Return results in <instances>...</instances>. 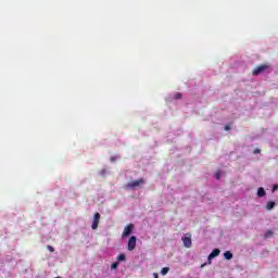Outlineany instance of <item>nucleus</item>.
<instances>
[{"mask_svg": "<svg viewBox=\"0 0 278 278\" xmlns=\"http://www.w3.org/2000/svg\"><path fill=\"white\" fill-rule=\"evenodd\" d=\"M144 185V178H140L137 180H132L124 186L125 190H134L136 188H140V186Z\"/></svg>", "mask_w": 278, "mask_h": 278, "instance_id": "1", "label": "nucleus"}, {"mask_svg": "<svg viewBox=\"0 0 278 278\" xmlns=\"http://www.w3.org/2000/svg\"><path fill=\"white\" fill-rule=\"evenodd\" d=\"M269 68H270V65L268 64L258 65L253 70L252 75L254 77H257V75H262V73L268 71Z\"/></svg>", "mask_w": 278, "mask_h": 278, "instance_id": "2", "label": "nucleus"}, {"mask_svg": "<svg viewBox=\"0 0 278 278\" xmlns=\"http://www.w3.org/2000/svg\"><path fill=\"white\" fill-rule=\"evenodd\" d=\"M182 242H184V247H186V249H190L192 247V235L190 233H186L182 238H181Z\"/></svg>", "mask_w": 278, "mask_h": 278, "instance_id": "3", "label": "nucleus"}, {"mask_svg": "<svg viewBox=\"0 0 278 278\" xmlns=\"http://www.w3.org/2000/svg\"><path fill=\"white\" fill-rule=\"evenodd\" d=\"M134 231V224H129L124 228V231L122 233V238H127V236H131V232Z\"/></svg>", "mask_w": 278, "mask_h": 278, "instance_id": "4", "label": "nucleus"}, {"mask_svg": "<svg viewBox=\"0 0 278 278\" xmlns=\"http://www.w3.org/2000/svg\"><path fill=\"white\" fill-rule=\"evenodd\" d=\"M99 220H101V214L96 213L93 215V222H92V225H91V229H99Z\"/></svg>", "mask_w": 278, "mask_h": 278, "instance_id": "5", "label": "nucleus"}, {"mask_svg": "<svg viewBox=\"0 0 278 278\" xmlns=\"http://www.w3.org/2000/svg\"><path fill=\"white\" fill-rule=\"evenodd\" d=\"M136 236H132L128 240V251H134L136 249Z\"/></svg>", "mask_w": 278, "mask_h": 278, "instance_id": "6", "label": "nucleus"}, {"mask_svg": "<svg viewBox=\"0 0 278 278\" xmlns=\"http://www.w3.org/2000/svg\"><path fill=\"white\" fill-rule=\"evenodd\" d=\"M220 255V250L219 249H214L211 254L208 255V261L214 260V257H218Z\"/></svg>", "mask_w": 278, "mask_h": 278, "instance_id": "7", "label": "nucleus"}, {"mask_svg": "<svg viewBox=\"0 0 278 278\" xmlns=\"http://www.w3.org/2000/svg\"><path fill=\"white\" fill-rule=\"evenodd\" d=\"M277 205L275 202L270 201L266 204L265 210L270 211Z\"/></svg>", "mask_w": 278, "mask_h": 278, "instance_id": "8", "label": "nucleus"}, {"mask_svg": "<svg viewBox=\"0 0 278 278\" xmlns=\"http://www.w3.org/2000/svg\"><path fill=\"white\" fill-rule=\"evenodd\" d=\"M257 197H266V191L264 190V188H258L257 190Z\"/></svg>", "mask_w": 278, "mask_h": 278, "instance_id": "9", "label": "nucleus"}, {"mask_svg": "<svg viewBox=\"0 0 278 278\" xmlns=\"http://www.w3.org/2000/svg\"><path fill=\"white\" fill-rule=\"evenodd\" d=\"M224 257H225V260H232L233 258V254L231 252H229V251H226L224 253Z\"/></svg>", "mask_w": 278, "mask_h": 278, "instance_id": "10", "label": "nucleus"}, {"mask_svg": "<svg viewBox=\"0 0 278 278\" xmlns=\"http://www.w3.org/2000/svg\"><path fill=\"white\" fill-rule=\"evenodd\" d=\"M125 260H127V257L125 256V254H119V255L117 256V261H118V262H125Z\"/></svg>", "mask_w": 278, "mask_h": 278, "instance_id": "11", "label": "nucleus"}, {"mask_svg": "<svg viewBox=\"0 0 278 278\" xmlns=\"http://www.w3.org/2000/svg\"><path fill=\"white\" fill-rule=\"evenodd\" d=\"M168 270H170V268H168V267L162 268L161 275H168Z\"/></svg>", "mask_w": 278, "mask_h": 278, "instance_id": "12", "label": "nucleus"}, {"mask_svg": "<svg viewBox=\"0 0 278 278\" xmlns=\"http://www.w3.org/2000/svg\"><path fill=\"white\" fill-rule=\"evenodd\" d=\"M111 268L112 270H116V268H118V262L112 263Z\"/></svg>", "mask_w": 278, "mask_h": 278, "instance_id": "13", "label": "nucleus"}, {"mask_svg": "<svg viewBox=\"0 0 278 278\" xmlns=\"http://www.w3.org/2000/svg\"><path fill=\"white\" fill-rule=\"evenodd\" d=\"M220 175H223V173L220 170H217L215 174L216 179H220Z\"/></svg>", "mask_w": 278, "mask_h": 278, "instance_id": "14", "label": "nucleus"}, {"mask_svg": "<svg viewBox=\"0 0 278 278\" xmlns=\"http://www.w3.org/2000/svg\"><path fill=\"white\" fill-rule=\"evenodd\" d=\"M47 249L50 251V253H53L55 251V249L51 245H48Z\"/></svg>", "mask_w": 278, "mask_h": 278, "instance_id": "15", "label": "nucleus"}, {"mask_svg": "<svg viewBox=\"0 0 278 278\" xmlns=\"http://www.w3.org/2000/svg\"><path fill=\"white\" fill-rule=\"evenodd\" d=\"M174 98L175 99H181V93H179V92L175 93Z\"/></svg>", "mask_w": 278, "mask_h": 278, "instance_id": "16", "label": "nucleus"}, {"mask_svg": "<svg viewBox=\"0 0 278 278\" xmlns=\"http://www.w3.org/2000/svg\"><path fill=\"white\" fill-rule=\"evenodd\" d=\"M257 153H262V150L255 149V150H254V154L257 155Z\"/></svg>", "mask_w": 278, "mask_h": 278, "instance_id": "17", "label": "nucleus"}, {"mask_svg": "<svg viewBox=\"0 0 278 278\" xmlns=\"http://www.w3.org/2000/svg\"><path fill=\"white\" fill-rule=\"evenodd\" d=\"M105 169H101L100 175H102V177H105Z\"/></svg>", "mask_w": 278, "mask_h": 278, "instance_id": "18", "label": "nucleus"}, {"mask_svg": "<svg viewBox=\"0 0 278 278\" xmlns=\"http://www.w3.org/2000/svg\"><path fill=\"white\" fill-rule=\"evenodd\" d=\"M229 129H231V127H230L229 125H226V126H225V130H226V131H229Z\"/></svg>", "mask_w": 278, "mask_h": 278, "instance_id": "19", "label": "nucleus"}, {"mask_svg": "<svg viewBox=\"0 0 278 278\" xmlns=\"http://www.w3.org/2000/svg\"><path fill=\"white\" fill-rule=\"evenodd\" d=\"M273 190H274V191H275V190H278V185H274Z\"/></svg>", "mask_w": 278, "mask_h": 278, "instance_id": "20", "label": "nucleus"}, {"mask_svg": "<svg viewBox=\"0 0 278 278\" xmlns=\"http://www.w3.org/2000/svg\"><path fill=\"white\" fill-rule=\"evenodd\" d=\"M153 277L154 278H160V276L157 274H155V273L153 274Z\"/></svg>", "mask_w": 278, "mask_h": 278, "instance_id": "21", "label": "nucleus"}, {"mask_svg": "<svg viewBox=\"0 0 278 278\" xmlns=\"http://www.w3.org/2000/svg\"><path fill=\"white\" fill-rule=\"evenodd\" d=\"M267 233H268V236H273V232H271V231H268Z\"/></svg>", "mask_w": 278, "mask_h": 278, "instance_id": "22", "label": "nucleus"}, {"mask_svg": "<svg viewBox=\"0 0 278 278\" xmlns=\"http://www.w3.org/2000/svg\"><path fill=\"white\" fill-rule=\"evenodd\" d=\"M267 233H268V236H273V232H271V231H268Z\"/></svg>", "mask_w": 278, "mask_h": 278, "instance_id": "23", "label": "nucleus"}, {"mask_svg": "<svg viewBox=\"0 0 278 278\" xmlns=\"http://www.w3.org/2000/svg\"><path fill=\"white\" fill-rule=\"evenodd\" d=\"M114 160H115V159H114V157H112V159H111V162H114Z\"/></svg>", "mask_w": 278, "mask_h": 278, "instance_id": "24", "label": "nucleus"}]
</instances>
